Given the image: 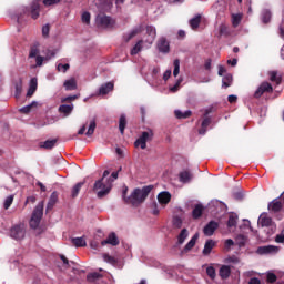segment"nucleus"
<instances>
[{
  "mask_svg": "<svg viewBox=\"0 0 284 284\" xmlns=\"http://www.w3.org/2000/svg\"><path fill=\"white\" fill-rule=\"evenodd\" d=\"M154 186L148 185L143 186L142 189H134L130 196L126 199L124 197V203L126 205H132L133 207H139L141 203H145V199L150 196V192H152Z\"/></svg>",
  "mask_w": 284,
  "mask_h": 284,
  "instance_id": "nucleus-1",
  "label": "nucleus"
},
{
  "mask_svg": "<svg viewBox=\"0 0 284 284\" xmlns=\"http://www.w3.org/2000/svg\"><path fill=\"white\" fill-rule=\"evenodd\" d=\"M39 2L40 0H33L29 7L21 8L17 14L18 23H23L26 17H31V19L37 21L41 14V4Z\"/></svg>",
  "mask_w": 284,
  "mask_h": 284,
  "instance_id": "nucleus-2",
  "label": "nucleus"
},
{
  "mask_svg": "<svg viewBox=\"0 0 284 284\" xmlns=\"http://www.w3.org/2000/svg\"><path fill=\"white\" fill-rule=\"evenodd\" d=\"M112 190V182L109 180L100 179L95 181L93 186V192H97L98 199H103V196H108L110 191Z\"/></svg>",
  "mask_w": 284,
  "mask_h": 284,
  "instance_id": "nucleus-3",
  "label": "nucleus"
},
{
  "mask_svg": "<svg viewBox=\"0 0 284 284\" xmlns=\"http://www.w3.org/2000/svg\"><path fill=\"white\" fill-rule=\"evenodd\" d=\"M41 219H43V202H40L33 210L29 225L32 230H37L41 224Z\"/></svg>",
  "mask_w": 284,
  "mask_h": 284,
  "instance_id": "nucleus-4",
  "label": "nucleus"
},
{
  "mask_svg": "<svg viewBox=\"0 0 284 284\" xmlns=\"http://www.w3.org/2000/svg\"><path fill=\"white\" fill-rule=\"evenodd\" d=\"M95 23L98 28H103L104 30H112L116 26V21L112 17L100 13L95 18Z\"/></svg>",
  "mask_w": 284,
  "mask_h": 284,
  "instance_id": "nucleus-5",
  "label": "nucleus"
},
{
  "mask_svg": "<svg viewBox=\"0 0 284 284\" xmlns=\"http://www.w3.org/2000/svg\"><path fill=\"white\" fill-rule=\"evenodd\" d=\"M154 139V131L152 129H148V131H143L141 136L134 142L135 148H141V150H145L148 148V141H152Z\"/></svg>",
  "mask_w": 284,
  "mask_h": 284,
  "instance_id": "nucleus-6",
  "label": "nucleus"
},
{
  "mask_svg": "<svg viewBox=\"0 0 284 284\" xmlns=\"http://www.w3.org/2000/svg\"><path fill=\"white\" fill-rule=\"evenodd\" d=\"M11 239L23 241L26 239V226L23 224L16 225L10 231Z\"/></svg>",
  "mask_w": 284,
  "mask_h": 284,
  "instance_id": "nucleus-7",
  "label": "nucleus"
},
{
  "mask_svg": "<svg viewBox=\"0 0 284 284\" xmlns=\"http://www.w3.org/2000/svg\"><path fill=\"white\" fill-rule=\"evenodd\" d=\"M265 92H274V88L270 82H263L254 92V98L261 99L262 94H265Z\"/></svg>",
  "mask_w": 284,
  "mask_h": 284,
  "instance_id": "nucleus-8",
  "label": "nucleus"
},
{
  "mask_svg": "<svg viewBox=\"0 0 284 284\" xmlns=\"http://www.w3.org/2000/svg\"><path fill=\"white\" fill-rule=\"evenodd\" d=\"M216 230H219V222L211 221L204 226L203 232L205 236H212Z\"/></svg>",
  "mask_w": 284,
  "mask_h": 284,
  "instance_id": "nucleus-9",
  "label": "nucleus"
},
{
  "mask_svg": "<svg viewBox=\"0 0 284 284\" xmlns=\"http://www.w3.org/2000/svg\"><path fill=\"white\" fill-rule=\"evenodd\" d=\"M261 227H272L274 221L267 215V213H262L257 221Z\"/></svg>",
  "mask_w": 284,
  "mask_h": 284,
  "instance_id": "nucleus-10",
  "label": "nucleus"
},
{
  "mask_svg": "<svg viewBox=\"0 0 284 284\" xmlns=\"http://www.w3.org/2000/svg\"><path fill=\"white\" fill-rule=\"evenodd\" d=\"M282 210H283V202L278 201V199H275L268 203V212H273V214H276Z\"/></svg>",
  "mask_w": 284,
  "mask_h": 284,
  "instance_id": "nucleus-11",
  "label": "nucleus"
},
{
  "mask_svg": "<svg viewBox=\"0 0 284 284\" xmlns=\"http://www.w3.org/2000/svg\"><path fill=\"white\" fill-rule=\"evenodd\" d=\"M114 90V82H106L102 84L99 89V97H105V94H110Z\"/></svg>",
  "mask_w": 284,
  "mask_h": 284,
  "instance_id": "nucleus-12",
  "label": "nucleus"
},
{
  "mask_svg": "<svg viewBox=\"0 0 284 284\" xmlns=\"http://www.w3.org/2000/svg\"><path fill=\"white\" fill-rule=\"evenodd\" d=\"M274 252H276V246L266 245V246H258L255 251V254L263 256L265 254H272Z\"/></svg>",
  "mask_w": 284,
  "mask_h": 284,
  "instance_id": "nucleus-13",
  "label": "nucleus"
},
{
  "mask_svg": "<svg viewBox=\"0 0 284 284\" xmlns=\"http://www.w3.org/2000/svg\"><path fill=\"white\" fill-rule=\"evenodd\" d=\"M158 50L159 52H163V54H168L170 52V42L165 38H161L158 41Z\"/></svg>",
  "mask_w": 284,
  "mask_h": 284,
  "instance_id": "nucleus-14",
  "label": "nucleus"
},
{
  "mask_svg": "<svg viewBox=\"0 0 284 284\" xmlns=\"http://www.w3.org/2000/svg\"><path fill=\"white\" fill-rule=\"evenodd\" d=\"M119 237L116 236V233H111L109 234L108 239L106 240H103L101 242V245L104 246V245H113V246H116L119 245Z\"/></svg>",
  "mask_w": 284,
  "mask_h": 284,
  "instance_id": "nucleus-15",
  "label": "nucleus"
},
{
  "mask_svg": "<svg viewBox=\"0 0 284 284\" xmlns=\"http://www.w3.org/2000/svg\"><path fill=\"white\" fill-rule=\"evenodd\" d=\"M158 201H159L160 205H168V203H170V201H172V194H170V192H168V191L161 192L158 195Z\"/></svg>",
  "mask_w": 284,
  "mask_h": 284,
  "instance_id": "nucleus-16",
  "label": "nucleus"
},
{
  "mask_svg": "<svg viewBox=\"0 0 284 284\" xmlns=\"http://www.w3.org/2000/svg\"><path fill=\"white\" fill-rule=\"evenodd\" d=\"M214 247H216V242L214 240H207L204 244L202 254L204 256H210V254H212V250H214Z\"/></svg>",
  "mask_w": 284,
  "mask_h": 284,
  "instance_id": "nucleus-17",
  "label": "nucleus"
},
{
  "mask_svg": "<svg viewBox=\"0 0 284 284\" xmlns=\"http://www.w3.org/2000/svg\"><path fill=\"white\" fill-rule=\"evenodd\" d=\"M232 274V267L227 265H222L219 271V276L222 278V281H227V277Z\"/></svg>",
  "mask_w": 284,
  "mask_h": 284,
  "instance_id": "nucleus-18",
  "label": "nucleus"
},
{
  "mask_svg": "<svg viewBox=\"0 0 284 284\" xmlns=\"http://www.w3.org/2000/svg\"><path fill=\"white\" fill-rule=\"evenodd\" d=\"M59 201V193L53 192L50 195L49 202L47 204V212H52L54 205H57V202Z\"/></svg>",
  "mask_w": 284,
  "mask_h": 284,
  "instance_id": "nucleus-19",
  "label": "nucleus"
},
{
  "mask_svg": "<svg viewBox=\"0 0 284 284\" xmlns=\"http://www.w3.org/2000/svg\"><path fill=\"white\" fill-rule=\"evenodd\" d=\"M212 124V118H203L201 123V129L199 130V134L205 135L207 132V128Z\"/></svg>",
  "mask_w": 284,
  "mask_h": 284,
  "instance_id": "nucleus-20",
  "label": "nucleus"
},
{
  "mask_svg": "<svg viewBox=\"0 0 284 284\" xmlns=\"http://www.w3.org/2000/svg\"><path fill=\"white\" fill-rule=\"evenodd\" d=\"M179 179L181 183H190L192 181V173L187 170L179 173Z\"/></svg>",
  "mask_w": 284,
  "mask_h": 284,
  "instance_id": "nucleus-21",
  "label": "nucleus"
},
{
  "mask_svg": "<svg viewBox=\"0 0 284 284\" xmlns=\"http://www.w3.org/2000/svg\"><path fill=\"white\" fill-rule=\"evenodd\" d=\"M196 241H199V233H195L192 239L187 242V244L184 246L183 252L187 253L190 250L196 245Z\"/></svg>",
  "mask_w": 284,
  "mask_h": 284,
  "instance_id": "nucleus-22",
  "label": "nucleus"
},
{
  "mask_svg": "<svg viewBox=\"0 0 284 284\" xmlns=\"http://www.w3.org/2000/svg\"><path fill=\"white\" fill-rule=\"evenodd\" d=\"M72 245L74 247H85L88 245V242H85V236L82 237H73L71 240Z\"/></svg>",
  "mask_w": 284,
  "mask_h": 284,
  "instance_id": "nucleus-23",
  "label": "nucleus"
},
{
  "mask_svg": "<svg viewBox=\"0 0 284 284\" xmlns=\"http://www.w3.org/2000/svg\"><path fill=\"white\" fill-rule=\"evenodd\" d=\"M37 88H38L37 78H32L30 80V85L27 92V97H32L37 92Z\"/></svg>",
  "mask_w": 284,
  "mask_h": 284,
  "instance_id": "nucleus-24",
  "label": "nucleus"
},
{
  "mask_svg": "<svg viewBox=\"0 0 284 284\" xmlns=\"http://www.w3.org/2000/svg\"><path fill=\"white\" fill-rule=\"evenodd\" d=\"M100 278H103V274L101 273L93 272L87 275L88 283H97Z\"/></svg>",
  "mask_w": 284,
  "mask_h": 284,
  "instance_id": "nucleus-25",
  "label": "nucleus"
},
{
  "mask_svg": "<svg viewBox=\"0 0 284 284\" xmlns=\"http://www.w3.org/2000/svg\"><path fill=\"white\" fill-rule=\"evenodd\" d=\"M72 110H74V105H70V104H61L59 106V112L61 114H65L68 116V114H72Z\"/></svg>",
  "mask_w": 284,
  "mask_h": 284,
  "instance_id": "nucleus-26",
  "label": "nucleus"
},
{
  "mask_svg": "<svg viewBox=\"0 0 284 284\" xmlns=\"http://www.w3.org/2000/svg\"><path fill=\"white\" fill-rule=\"evenodd\" d=\"M203 216V204H196L192 211L193 219H201Z\"/></svg>",
  "mask_w": 284,
  "mask_h": 284,
  "instance_id": "nucleus-27",
  "label": "nucleus"
},
{
  "mask_svg": "<svg viewBox=\"0 0 284 284\" xmlns=\"http://www.w3.org/2000/svg\"><path fill=\"white\" fill-rule=\"evenodd\" d=\"M84 184H85V182H79L72 187V190H71L72 199H77L79 196V192H81V187H83Z\"/></svg>",
  "mask_w": 284,
  "mask_h": 284,
  "instance_id": "nucleus-28",
  "label": "nucleus"
},
{
  "mask_svg": "<svg viewBox=\"0 0 284 284\" xmlns=\"http://www.w3.org/2000/svg\"><path fill=\"white\" fill-rule=\"evenodd\" d=\"M128 125V120L125 118V115H121L120 120H119V130H120V134L124 135L125 134V128Z\"/></svg>",
  "mask_w": 284,
  "mask_h": 284,
  "instance_id": "nucleus-29",
  "label": "nucleus"
},
{
  "mask_svg": "<svg viewBox=\"0 0 284 284\" xmlns=\"http://www.w3.org/2000/svg\"><path fill=\"white\" fill-rule=\"evenodd\" d=\"M187 236H189L187 229H182V231L178 235V244L183 245L185 243V239H187Z\"/></svg>",
  "mask_w": 284,
  "mask_h": 284,
  "instance_id": "nucleus-30",
  "label": "nucleus"
},
{
  "mask_svg": "<svg viewBox=\"0 0 284 284\" xmlns=\"http://www.w3.org/2000/svg\"><path fill=\"white\" fill-rule=\"evenodd\" d=\"M189 23L192 30H197L199 26H201V14H197L194 18H192Z\"/></svg>",
  "mask_w": 284,
  "mask_h": 284,
  "instance_id": "nucleus-31",
  "label": "nucleus"
},
{
  "mask_svg": "<svg viewBox=\"0 0 284 284\" xmlns=\"http://www.w3.org/2000/svg\"><path fill=\"white\" fill-rule=\"evenodd\" d=\"M174 114L176 119H190V116H192V111L187 110L185 112H182L181 110H175Z\"/></svg>",
  "mask_w": 284,
  "mask_h": 284,
  "instance_id": "nucleus-32",
  "label": "nucleus"
},
{
  "mask_svg": "<svg viewBox=\"0 0 284 284\" xmlns=\"http://www.w3.org/2000/svg\"><path fill=\"white\" fill-rule=\"evenodd\" d=\"M242 19H243V14L233 13L232 14V26H233V28H239V26L241 24Z\"/></svg>",
  "mask_w": 284,
  "mask_h": 284,
  "instance_id": "nucleus-33",
  "label": "nucleus"
},
{
  "mask_svg": "<svg viewBox=\"0 0 284 284\" xmlns=\"http://www.w3.org/2000/svg\"><path fill=\"white\" fill-rule=\"evenodd\" d=\"M237 223H239V215L232 213L229 216L227 227H236Z\"/></svg>",
  "mask_w": 284,
  "mask_h": 284,
  "instance_id": "nucleus-34",
  "label": "nucleus"
},
{
  "mask_svg": "<svg viewBox=\"0 0 284 284\" xmlns=\"http://www.w3.org/2000/svg\"><path fill=\"white\" fill-rule=\"evenodd\" d=\"M143 50V40L136 42V44L131 49V57H135V54L140 53Z\"/></svg>",
  "mask_w": 284,
  "mask_h": 284,
  "instance_id": "nucleus-35",
  "label": "nucleus"
},
{
  "mask_svg": "<svg viewBox=\"0 0 284 284\" xmlns=\"http://www.w3.org/2000/svg\"><path fill=\"white\" fill-rule=\"evenodd\" d=\"M57 141H58L57 139L47 140L40 146L43 148L44 150H52V148L57 145Z\"/></svg>",
  "mask_w": 284,
  "mask_h": 284,
  "instance_id": "nucleus-36",
  "label": "nucleus"
},
{
  "mask_svg": "<svg viewBox=\"0 0 284 284\" xmlns=\"http://www.w3.org/2000/svg\"><path fill=\"white\" fill-rule=\"evenodd\" d=\"M38 103L37 101H33L32 103H30L29 105H26L23 108L20 109V112L22 114H29V112H32L33 108H37Z\"/></svg>",
  "mask_w": 284,
  "mask_h": 284,
  "instance_id": "nucleus-37",
  "label": "nucleus"
},
{
  "mask_svg": "<svg viewBox=\"0 0 284 284\" xmlns=\"http://www.w3.org/2000/svg\"><path fill=\"white\" fill-rule=\"evenodd\" d=\"M232 81H233L232 74L227 73L222 79V87L230 88V85H232Z\"/></svg>",
  "mask_w": 284,
  "mask_h": 284,
  "instance_id": "nucleus-38",
  "label": "nucleus"
},
{
  "mask_svg": "<svg viewBox=\"0 0 284 284\" xmlns=\"http://www.w3.org/2000/svg\"><path fill=\"white\" fill-rule=\"evenodd\" d=\"M94 130H97V120H91L85 135L92 136V134H94Z\"/></svg>",
  "mask_w": 284,
  "mask_h": 284,
  "instance_id": "nucleus-39",
  "label": "nucleus"
},
{
  "mask_svg": "<svg viewBox=\"0 0 284 284\" xmlns=\"http://www.w3.org/2000/svg\"><path fill=\"white\" fill-rule=\"evenodd\" d=\"M270 21H272V12L270 10L265 9L262 12V22L270 23Z\"/></svg>",
  "mask_w": 284,
  "mask_h": 284,
  "instance_id": "nucleus-40",
  "label": "nucleus"
},
{
  "mask_svg": "<svg viewBox=\"0 0 284 284\" xmlns=\"http://www.w3.org/2000/svg\"><path fill=\"white\" fill-rule=\"evenodd\" d=\"M270 80L273 82V83H276L277 85H281V77H278V73L276 71H271L270 72Z\"/></svg>",
  "mask_w": 284,
  "mask_h": 284,
  "instance_id": "nucleus-41",
  "label": "nucleus"
},
{
  "mask_svg": "<svg viewBox=\"0 0 284 284\" xmlns=\"http://www.w3.org/2000/svg\"><path fill=\"white\" fill-rule=\"evenodd\" d=\"M65 90H77V80L70 79L64 82Z\"/></svg>",
  "mask_w": 284,
  "mask_h": 284,
  "instance_id": "nucleus-42",
  "label": "nucleus"
},
{
  "mask_svg": "<svg viewBox=\"0 0 284 284\" xmlns=\"http://www.w3.org/2000/svg\"><path fill=\"white\" fill-rule=\"evenodd\" d=\"M136 34H139V30H133L130 33L123 36V41L125 43H130V41H132Z\"/></svg>",
  "mask_w": 284,
  "mask_h": 284,
  "instance_id": "nucleus-43",
  "label": "nucleus"
},
{
  "mask_svg": "<svg viewBox=\"0 0 284 284\" xmlns=\"http://www.w3.org/2000/svg\"><path fill=\"white\" fill-rule=\"evenodd\" d=\"M230 34H232V32L230 31V28H227V26H225V24H221L220 26V37H230Z\"/></svg>",
  "mask_w": 284,
  "mask_h": 284,
  "instance_id": "nucleus-44",
  "label": "nucleus"
},
{
  "mask_svg": "<svg viewBox=\"0 0 284 284\" xmlns=\"http://www.w3.org/2000/svg\"><path fill=\"white\" fill-rule=\"evenodd\" d=\"M12 203H14V195L7 196L3 203L4 210H10V206L12 205Z\"/></svg>",
  "mask_w": 284,
  "mask_h": 284,
  "instance_id": "nucleus-45",
  "label": "nucleus"
},
{
  "mask_svg": "<svg viewBox=\"0 0 284 284\" xmlns=\"http://www.w3.org/2000/svg\"><path fill=\"white\" fill-rule=\"evenodd\" d=\"M206 274L211 281H214V278H216V268H214V266L206 267Z\"/></svg>",
  "mask_w": 284,
  "mask_h": 284,
  "instance_id": "nucleus-46",
  "label": "nucleus"
},
{
  "mask_svg": "<svg viewBox=\"0 0 284 284\" xmlns=\"http://www.w3.org/2000/svg\"><path fill=\"white\" fill-rule=\"evenodd\" d=\"M174 70H173V77H179V72H181V61L179 59H175L173 62Z\"/></svg>",
  "mask_w": 284,
  "mask_h": 284,
  "instance_id": "nucleus-47",
  "label": "nucleus"
},
{
  "mask_svg": "<svg viewBox=\"0 0 284 284\" xmlns=\"http://www.w3.org/2000/svg\"><path fill=\"white\" fill-rule=\"evenodd\" d=\"M103 260L105 263H110V265H116V258L108 253L103 255Z\"/></svg>",
  "mask_w": 284,
  "mask_h": 284,
  "instance_id": "nucleus-48",
  "label": "nucleus"
},
{
  "mask_svg": "<svg viewBox=\"0 0 284 284\" xmlns=\"http://www.w3.org/2000/svg\"><path fill=\"white\" fill-rule=\"evenodd\" d=\"M39 48H37V47H31V49H30V52H29V58L30 59H34V58H38L39 55Z\"/></svg>",
  "mask_w": 284,
  "mask_h": 284,
  "instance_id": "nucleus-49",
  "label": "nucleus"
},
{
  "mask_svg": "<svg viewBox=\"0 0 284 284\" xmlns=\"http://www.w3.org/2000/svg\"><path fill=\"white\" fill-rule=\"evenodd\" d=\"M57 70L58 72H63L65 73V71L70 70V65L68 63L63 64V63H59L57 65Z\"/></svg>",
  "mask_w": 284,
  "mask_h": 284,
  "instance_id": "nucleus-50",
  "label": "nucleus"
},
{
  "mask_svg": "<svg viewBox=\"0 0 284 284\" xmlns=\"http://www.w3.org/2000/svg\"><path fill=\"white\" fill-rule=\"evenodd\" d=\"M173 225L174 227L181 229L183 225V220H181L179 216L173 217Z\"/></svg>",
  "mask_w": 284,
  "mask_h": 284,
  "instance_id": "nucleus-51",
  "label": "nucleus"
},
{
  "mask_svg": "<svg viewBox=\"0 0 284 284\" xmlns=\"http://www.w3.org/2000/svg\"><path fill=\"white\" fill-rule=\"evenodd\" d=\"M90 19H91L90 12L85 11L82 13V23H87V26H89Z\"/></svg>",
  "mask_w": 284,
  "mask_h": 284,
  "instance_id": "nucleus-52",
  "label": "nucleus"
},
{
  "mask_svg": "<svg viewBox=\"0 0 284 284\" xmlns=\"http://www.w3.org/2000/svg\"><path fill=\"white\" fill-rule=\"evenodd\" d=\"M276 274H274V273H267V275H266V281H267V283H276Z\"/></svg>",
  "mask_w": 284,
  "mask_h": 284,
  "instance_id": "nucleus-53",
  "label": "nucleus"
},
{
  "mask_svg": "<svg viewBox=\"0 0 284 284\" xmlns=\"http://www.w3.org/2000/svg\"><path fill=\"white\" fill-rule=\"evenodd\" d=\"M146 32H148V34H150V37H153V39H154V37H156V29L152 26L146 27Z\"/></svg>",
  "mask_w": 284,
  "mask_h": 284,
  "instance_id": "nucleus-54",
  "label": "nucleus"
},
{
  "mask_svg": "<svg viewBox=\"0 0 284 284\" xmlns=\"http://www.w3.org/2000/svg\"><path fill=\"white\" fill-rule=\"evenodd\" d=\"M77 99H79V95H69L62 99V103H70V101H77Z\"/></svg>",
  "mask_w": 284,
  "mask_h": 284,
  "instance_id": "nucleus-55",
  "label": "nucleus"
},
{
  "mask_svg": "<svg viewBox=\"0 0 284 284\" xmlns=\"http://www.w3.org/2000/svg\"><path fill=\"white\" fill-rule=\"evenodd\" d=\"M50 36V24H45L42 27V37H49Z\"/></svg>",
  "mask_w": 284,
  "mask_h": 284,
  "instance_id": "nucleus-56",
  "label": "nucleus"
},
{
  "mask_svg": "<svg viewBox=\"0 0 284 284\" xmlns=\"http://www.w3.org/2000/svg\"><path fill=\"white\" fill-rule=\"evenodd\" d=\"M276 243H284V230L275 237Z\"/></svg>",
  "mask_w": 284,
  "mask_h": 284,
  "instance_id": "nucleus-57",
  "label": "nucleus"
},
{
  "mask_svg": "<svg viewBox=\"0 0 284 284\" xmlns=\"http://www.w3.org/2000/svg\"><path fill=\"white\" fill-rule=\"evenodd\" d=\"M205 70H212V59H206L204 62Z\"/></svg>",
  "mask_w": 284,
  "mask_h": 284,
  "instance_id": "nucleus-58",
  "label": "nucleus"
},
{
  "mask_svg": "<svg viewBox=\"0 0 284 284\" xmlns=\"http://www.w3.org/2000/svg\"><path fill=\"white\" fill-rule=\"evenodd\" d=\"M229 103H236V101H239V97L231 94L227 98Z\"/></svg>",
  "mask_w": 284,
  "mask_h": 284,
  "instance_id": "nucleus-59",
  "label": "nucleus"
},
{
  "mask_svg": "<svg viewBox=\"0 0 284 284\" xmlns=\"http://www.w3.org/2000/svg\"><path fill=\"white\" fill-rule=\"evenodd\" d=\"M43 60H44V58L41 57V55H38V57L36 58V63H37V65H38L39 68H41V65H43Z\"/></svg>",
  "mask_w": 284,
  "mask_h": 284,
  "instance_id": "nucleus-60",
  "label": "nucleus"
},
{
  "mask_svg": "<svg viewBox=\"0 0 284 284\" xmlns=\"http://www.w3.org/2000/svg\"><path fill=\"white\" fill-rule=\"evenodd\" d=\"M170 77H172V70H166L163 74V79L165 81H168V79H170Z\"/></svg>",
  "mask_w": 284,
  "mask_h": 284,
  "instance_id": "nucleus-61",
  "label": "nucleus"
},
{
  "mask_svg": "<svg viewBox=\"0 0 284 284\" xmlns=\"http://www.w3.org/2000/svg\"><path fill=\"white\" fill-rule=\"evenodd\" d=\"M225 72H226L225 67L220 65V67H219V71H217L219 77H223V74H224Z\"/></svg>",
  "mask_w": 284,
  "mask_h": 284,
  "instance_id": "nucleus-62",
  "label": "nucleus"
},
{
  "mask_svg": "<svg viewBox=\"0 0 284 284\" xmlns=\"http://www.w3.org/2000/svg\"><path fill=\"white\" fill-rule=\"evenodd\" d=\"M248 284H261V280H258V277H252V278L248 281Z\"/></svg>",
  "mask_w": 284,
  "mask_h": 284,
  "instance_id": "nucleus-63",
  "label": "nucleus"
},
{
  "mask_svg": "<svg viewBox=\"0 0 284 284\" xmlns=\"http://www.w3.org/2000/svg\"><path fill=\"white\" fill-rule=\"evenodd\" d=\"M232 245H234V240L229 239L225 241V247H232Z\"/></svg>",
  "mask_w": 284,
  "mask_h": 284,
  "instance_id": "nucleus-64",
  "label": "nucleus"
}]
</instances>
